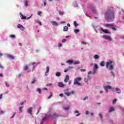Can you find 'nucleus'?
Wrapping results in <instances>:
<instances>
[{
  "label": "nucleus",
  "instance_id": "59",
  "mask_svg": "<svg viewBox=\"0 0 124 124\" xmlns=\"http://www.w3.org/2000/svg\"><path fill=\"white\" fill-rule=\"evenodd\" d=\"M86 99H88V96H86L84 98H83V100H86Z\"/></svg>",
  "mask_w": 124,
  "mask_h": 124
},
{
  "label": "nucleus",
  "instance_id": "4",
  "mask_svg": "<svg viewBox=\"0 0 124 124\" xmlns=\"http://www.w3.org/2000/svg\"><path fill=\"white\" fill-rule=\"evenodd\" d=\"M113 63V62L109 61V69L112 70V69H114V64Z\"/></svg>",
  "mask_w": 124,
  "mask_h": 124
},
{
  "label": "nucleus",
  "instance_id": "43",
  "mask_svg": "<svg viewBox=\"0 0 124 124\" xmlns=\"http://www.w3.org/2000/svg\"><path fill=\"white\" fill-rule=\"evenodd\" d=\"M81 44L83 45H87L88 44V43H86L85 42H81Z\"/></svg>",
  "mask_w": 124,
  "mask_h": 124
},
{
  "label": "nucleus",
  "instance_id": "38",
  "mask_svg": "<svg viewBox=\"0 0 124 124\" xmlns=\"http://www.w3.org/2000/svg\"><path fill=\"white\" fill-rule=\"evenodd\" d=\"M64 110H69V107H66L63 108Z\"/></svg>",
  "mask_w": 124,
  "mask_h": 124
},
{
  "label": "nucleus",
  "instance_id": "6",
  "mask_svg": "<svg viewBox=\"0 0 124 124\" xmlns=\"http://www.w3.org/2000/svg\"><path fill=\"white\" fill-rule=\"evenodd\" d=\"M64 94H66L67 96H69L70 94H74V91H71L70 92H65Z\"/></svg>",
  "mask_w": 124,
  "mask_h": 124
},
{
  "label": "nucleus",
  "instance_id": "22",
  "mask_svg": "<svg viewBox=\"0 0 124 124\" xmlns=\"http://www.w3.org/2000/svg\"><path fill=\"white\" fill-rule=\"evenodd\" d=\"M103 38L104 39H107V40H109V36L103 35Z\"/></svg>",
  "mask_w": 124,
  "mask_h": 124
},
{
  "label": "nucleus",
  "instance_id": "1",
  "mask_svg": "<svg viewBox=\"0 0 124 124\" xmlns=\"http://www.w3.org/2000/svg\"><path fill=\"white\" fill-rule=\"evenodd\" d=\"M82 80V78L79 77H77L75 79L74 82V85H77L78 86H81V83L79 82V81Z\"/></svg>",
  "mask_w": 124,
  "mask_h": 124
},
{
  "label": "nucleus",
  "instance_id": "39",
  "mask_svg": "<svg viewBox=\"0 0 124 124\" xmlns=\"http://www.w3.org/2000/svg\"><path fill=\"white\" fill-rule=\"evenodd\" d=\"M23 108H24V107H20L19 108V110L20 111V112H22V110L23 109Z\"/></svg>",
  "mask_w": 124,
  "mask_h": 124
},
{
  "label": "nucleus",
  "instance_id": "63",
  "mask_svg": "<svg viewBox=\"0 0 124 124\" xmlns=\"http://www.w3.org/2000/svg\"><path fill=\"white\" fill-rule=\"evenodd\" d=\"M89 111H87L86 112V115H89Z\"/></svg>",
  "mask_w": 124,
  "mask_h": 124
},
{
  "label": "nucleus",
  "instance_id": "48",
  "mask_svg": "<svg viewBox=\"0 0 124 124\" xmlns=\"http://www.w3.org/2000/svg\"><path fill=\"white\" fill-rule=\"evenodd\" d=\"M80 71H81V72H85V71H86V69H80Z\"/></svg>",
  "mask_w": 124,
  "mask_h": 124
},
{
  "label": "nucleus",
  "instance_id": "8",
  "mask_svg": "<svg viewBox=\"0 0 124 124\" xmlns=\"http://www.w3.org/2000/svg\"><path fill=\"white\" fill-rule=\"evenodd\" d=\"M91 80V77L89 76H88L86 78H84V81L85 83H87L88 84V81H90Z\"/></svg>",
  "mask_w": 124,
  "mask_h": 124
},
{
  "label": "nucleus",
  "instance_id": "64",
  "mask_svg": "<svg viewBox=\"0 0 124 124\" xmlns=\"http://www.w3.org/2000/svg\"><path fill=\"white\" fill-rule=\"evenodd\" d=\"M122 39H124V35L121 37Z\"/></svg>",
  "mask_w": 124,
  "mask_h": 124
},
{
  "label": "nucleus",
  "instance_id": "9",
  "mask_svg": "<svg viewBox=\"0 0 124 124\" xmlns=\"http://www.w3.org/2000/svg\"><path fill=\"white\" fill-rule=\"evenodd\" d=\"M58 87L60 88H64V84L62 82H60L58 83Z\"/></svg>",
  "mask_w": 124,
  "mask_h": 124
},
{
  "label": "nucleus",
  "instance_id": "27",
  "mask_svg": "<svg viewBox=\"0 0 124 124\" xmlns=\"http://www.w3.org/2000/svg\"><path fill=\"white\" fill-rule=\"evenodd\" d=\"M68 31V27L67 26H65L63 28V31Z\"/></svg>",
  "mask_w": 124,
  "mask_h": 124
},
{
  "label": "nucleus",
  "instance_id": "29",
  "mask_svg": "<svg viewBox=\"0 0 124 124\" xmlns=\"http://www.w3.org/2000/svg\"><path fill=\"white\" fill-rule=\"evenodd\" d=\"M36 82V79H35V78H33V80L31 81V83L32 84H34Z\"/></svg>",
  "mask_w": 124,
  "mask_h": 124
},
{
  "label": "nucleus",
  "instance_id": "45",
  "mask_svg": "<svg viewBox=\"0 0 124 124\" xmlns=\"http://www.w3.org/2000/svg\"><path fill=\"white\" fill-rule=\"evenodd\" d=\"M110 29L111 30H112V31H117V29H116L115 27H111Z\"/></svg>",
  "mask_w": 124,
  "mask_h": 124
},
{
  "label": "nucleus",
  "instance_id": "46",
  "mask_svg": "<svg viewBox=\"0 0 124 124\" xmlns=\"http://www.w3.org/2000/svg\"><path fill=\"white\" fill-rule=\"evenodd\" d=\"M106 66L107 68H108V67L109 66V62H107Z\"/></svg>",
  "mask_w": 124,
  "mask_h": 124
},
{
  "label": "nucleus",
  "instance_id": "17",
  "mask_svg": "<svg viewBox=\"0 0 124 124\" xmlns=\"http://www.w3.org/2000/svg\"><path fill=\"white\" fill-rule=\"evenodd\" d=\"M47 119V116H45L43 119L42 120V121H41L40 124H43V122H44V121H45V120Z\"/></svg>",
  "mask_w": 124,
  "mask_h": 124
},
{
  "label": "nucleus",
  "instance_id": "35",
  "mask_svg": "<svg viewBox=\"0 0 124 124\" xmlns=\"http://www.w3.org/2000/svg\"><path fill=\"white\" fill-rule=\"evenodd\" d=\"M9 37H11V38H15V37H16V36L15 35H10L9 36Z\"/></svg>",
  "mask_w": 124,
  "mask_h": 124
},
{
  "label": "nucleus",
  "instance_id": "28",
  "mask_svg": "<svg viewBox=\"0 0 124 124\" xmlns=\"http://www.w3.org/2000/svg\"><path fill=\"white\" fill-rule=\"evenodd\" d=\"M66 62L67 63H69L70 64H71V63H73V61L71 60H67V61H66Z\"/></svg>",
  "mask_w": 124,
  "mask_h": 124
},
{
  "label": "nucleus",
  "instance_id": "34",
  "mask_svg": "<svg viewBox=\"0 0 124 124\" xmlns=\"http://www.w3.org/2000/svg\"><path fill=\"white\" fill-rule=\"evenodd\" d=\"M37 92L39 93H41V89H40V88H37Z\"/></svg>",
  "mask_w": 124,
  "mask_h": 124
},
{
  "label": "nucleus",
  "instance_id": "49",
  "mask_svg": "<svg viewBox=\"0 0 124 124\" xmlns=\"http://www.w3.org/2000/svg\"><path fill=\"white\" fill-rule=\"evenodd\" d=\"M110 73L112 77H115V74L113 72H110Z\"/></svg>",
  "mask_w": 124,
  "mask_h": 124
},
{
  "label": "nucleus",
  "instance_id": "20",
  "mask_svg": "<svg viewBox=\"0 0 124 124\" xmlns=\"http://www.w3.org/2000/svg\"><path fill=\"white\" fill-rule=\"evenodd\" d=\"M104 88L105 90V91L106 92V93H108V90L109 89V86H104Z\"/></svg>",
  "mask_w": 124,
  "mask_h": 124
},
{
  "label": "nucleus",
  "instance_id": "30",
  "mask_svg": "<svg viewBox=\"0 0 124 124\" xmlns=\"http://www.w3.org/2000/svg\"><path fill=\"white\" fill-rule=\"evenodd\" d=\"M75 113L76 114H78L76 115V117H78V116H80V115L81 114L80 113H79V111H78V110H76V111H75Z\"/></svg>",
  "mask_w": 124,
  "mask_h": 124
},
{
  "label": "nucleus",
  "instance_id": "62",
  "mask_svg": "<svg viewBox=\"0 0 124 124\" xmlns=\"http://www.w3.org/2000/svg\"><path fill=\"white\" fill-rule=\"evenodd\" d=\"M62 95H63V93H60V94H59V96H62Z\"/></svg>",
  "mask_w": 124,
  "mask_h": 124
},
{
  "label": "nucleus",
  "instance_id": "56",
  "mask_svg": "<svg viewBox=\"0 0 124 124\" xmlns=\"http://www.w3.org/2000/svg\"><path fill=\"white\" fill-rule=\"evenodd\" d=\"M41 12H40V11H39L38 13H37V15H40V14H41Z\"/></svg>",
  "mask_w": 124,
  "mask_h": 124
},
{
  "label": "nucleus",
  "instance_id": "26",
  "mask_svg": "<svg viewBox=\"0 0 124 124\" xmlns=\"http://www.w3.org/2000/svg\"><path fill=\"white\" fill-rule=\"evenodd\" d=\"M100 65L101 66H105V63L104 62V61H102L100 62Z\"/></svg>",
  "mask_w": 124,
  "mask_h": 124
},
{
  "label": "nucleus",
  "instance_id": "13",
  "mask_svg": "<svg viewBox=\"0 0 124 124\" xmlns=\"http://www.w3.org/2000/svg\"><path fill=\"white\" fill-rule=\"evenodd\" d=\"M31 112H32V108H30L28 110H27V112H28L29 114H30V115H32V113H31Z\"/></svg>",
  "mask_w": 124,
  "mask_h": 124
},
{
  "label": "nucleus",
  "instance_id": "2",
  "mask_svg": "<svg viewBox=\"0 0 124 124\" xmlns=\"http://www.w3.org/2000/svg\"><path fill=\"white\" fill-rule=\"evenodd\" d=\"M113 19H115V13L113 11H109V19L113 20Z\"/></svg>",
  "mask_w": 124,
  "mask_h": 124
},
{
  "label": "nucleus",
  "instance_id": "50",
  "mask_svg": "<svg viewBox=\"0 0 124 124\" xmlns=\"http://www.w3.org/2000/svg\"><path fill=\"white\" fill-rule=\"evenodd\" d=\"M36 23H37L38 24H39V25H40V26H42V23H41V22H40V21H36Z\"/></svg>",
  "mask_w": 124,
  "mask_h": 124
},
{
  "label": "nucleus",
  "instance_id": "11",
  "mask_svg": "<svg viewBox=\"0 0 124 124\" xmlns=\"http://www.w3.org/2000/svg\"><path fill=\"white\" fill-rule=\"evenodd\" d=\"M46 71L45 72V75H46V76H47V75H48V74H49V71L50 70V69L49 68V66H47L46 67Z\"/></svg>",
  "mask_w": 124,
  "mask_h": 124
},
{
  "label": "nucleus",
  "instance_id": "3",
  "mask_svg": "<svg viewBox=\"0 0 124 124\" xmlns=\"http://www.w3.org/2000/svg\"><path fill=\"white\" fill-rule=\"evenodd\" d=\"M109 90H111L112 92L116 91L117 93H121V89H118V88H112L111 86H109Z\"/></svg>",
  "mask_w": 124,
  "mask_h": 124
},
{
  "label": "nucleus",
  "instance_id": "25",
  "mask_svg": "<svg viewBox=\"0 0 124 124\" xmlns=\"http://www.w3.org/2000/svg\"><path fill=\"white\" fill-rule=\"evenodd\" d=\"M8 58L10 59V60H14L15 59L14 56L12 55H8Z\"/></svg>",
  "mask_w": 124,
  "mask_h": 124
},
{
  "label": "nucleus",
  "instance_id": "10",
  "mask_svg": "<svg viewBox=\"0 0 124 124\" xmlns=\"http://www.w3.org/2000/svg\"><path fill=\"white\" fill-rule=\"evenodd\" d=\"M68 81H69V76L66 75L65 78L64 80V82L65 83H67V82H68Z\"/></svg>",
  "mask_w": 124,
  "mask_h": 124
},
{
  "label": "nucleus",
  "instance_id": "40",
  "mask_svg": "<svg viewBox=\"0 0 124 124\" xmlns=\"http://www.w3.org/2000/svg\"><path fill=\"white\" fill-rule=\"evenodd\" d=\"M99 117L100 118L101 121H102V114L101 113H99Z\"/></svg>",
  "mask_w": 124,
  "mask_h": 124
},
{
  "label": "nucleus",
  "instance_id": "21",
  "mask_svg": "<svg viewBox=\"0 0 124 124\" xmlns=\"http://www.w3.org/2000/svg\"><path fill=\"white\" fill-rule=\"evenodd\" d=\"M28 69H29V66L28 65H25L23 66V70H28Z\"/></svg>",
  "mask_w": 124,
  "mask_h": 124
},
{
  "label": "nucleus",
  "instance_id": "37",
  "mask_svg": "<svg viewBox=\"0 0 124 124\" xmlns=\"http://www.w3.org/2000/svg\"><path fill=\"white\" fill-rule=\"evenodd\" d=\"M117 102V99H114L112 101V104H115Z\"/></svg>",
  "mask_w": 124,
  "mask_h": 124
},
{
  "label": "nucleus",
  "instance_id": "44",
  "mask_svg": "<svg viewBox=\"0 0 124 124\" xmlns=\"http://www.w3.org/2000/svg\"><path fill=\"white\" fill-rule=\"evenodd\" d=\"M25 5L26 6H28V0H26L25 1Z\"/></svg>",
  "mask_w": 124,
  "mask_h": 124
},
{
  "label": "nucleus",
  "instance_id": "41",
  "mask_svg": "<svg viewBox=\"0 0 124 124\" xmlns=\"http://www.w3.org/2000/svg\"><path fill=\"white\" fill-rule=\"evenodd\" d=\"M40 110H41V107H39L38 110L37 112L36 113V115H37L38 114V113H39V112H40Z\"/></svg>",
  "mask_w": 124,
  "mask_h": 124
},
{
  "label": "nucleus",
  "instance_id": "19",
  "mask_svg": "<svg viewBox=\"0 0 124 124\" xmlns=\"http://www.w3.org/2000/svg\"><path fill=\"white\" fill-rule=\"evenodd\" d=\"M93 59L94 60H98V59H99V56H98L97 54H95L93 56Z\"/></svg>",
  "mask_w": 124,
  "mask_h": 124
},
{
  "label": "nucleus",
  "instance_id": "18",
  "mask_svg": "<svg viewBox=\"0 0 124 124\" xmlns=\"http://www.w3.org/2000/svg\"><path fill=\"white\" fill-rule=\"evenodd\" d=\"M115 111V108L114 107H111L109 108V112L110 113V112H114Z\"/></svg>",
  "mask_w": 124,
  "mask_h": 124
},
{
  "label": "nucleus",
  "instance_id": "33",
  "mask_svg": "<svg viewBox=\"0 0 124 124\" xmlns=\"http://www.w3.org/2000/svg\"><path fill=\"white\" fill-rule=\"evenodd\" d=\"M74 26H75V28H77L78 26V24H77L76 21L74 22Z\"/></svg>",
  "mask_w": 124,
  "mask_h": 124
},
{
  "label": "nucleus",
  "instance_id": "24",
  "mask_svg": "<svg viewBox=\"0 0 124 124\" xmlns=\"http://www.w3.org/2000/svg\"><path fill=\"white\" fill-rule=\"evenodd\" d=\"M55 75L57 77H60V76L62 75V73L61 72H57Z\"/></svg>",
  "mask_w": 124,
  "mask_h": 124
},
{
  "label": "nucleus",
  "instance_id": "31",
  "mask_svg": "<svg viewBox=\"0 0 124 124\" xmlns=\"http://www.w3.org/2000/svg\"><path fill=\"white\" fill-rule=\"evenodd\" d=\"M59 14L61 16H62V15H64V13L63 12L59 11Z\"/></svg>",
  "mask_w": 124,
  "mask_h": 124
},
{
  "label": "nucleus",
  "instance_id": "36",
  "mask_svg": "<svg viewBox=\"0 0 124 124\" xmlns=\"http://www.w3.org/2000/svg\"><path fill=\"white\" fill-rule=\"evenodd\" d=\"M79 31H80V30H79L78 29L74 30V32H75L76 33H77V32H79Z\"/></svg>",
  "mask_w": 124,
  "mask_h": 124
},
{
  "label": "nucleus",
  "instance_id": "32",
  "mask_svg": "<svg viewBox=\"0 0 124 124\" xmlns=\"http://www.w3.org/2000/svg\"><path fill=\"white\" fill-rule=\"evenodd\" d=\"M50 94L48 97L47 99H50L51 98V97L53 96V93H52V92H50Z\"/></svg>",
  "mask_w": 124,
  "mask_h": 124
},
{
  "label": "nucleus",
  "instance_id": "57",
  "mask_svg": "<svg viewBox=\"0 0 124 124\" xmlns=\"http://www.w3.org/2000/svg\"><path fill=\"white\" fill-rule=\"evenodd\" d=\"M65 41H66V39H63L62 40V42H63V43H64V42H65Z\"/></svg>",
  "mask_w": 124,
  "mask_h": 124
},
{
  "label": "nucleus",
  "instance_id": "23",
  "mask_svg": "<svg viewBox=\"0 0 124 124\" xmlns=\"http://www.w3.org/2000/svg\"><path fill=\"white\" fill-rule=\"evenodd\" d=\"M51 23L53 26H58V23L56 21H52Z\"/></svg>",
  "mask_w": 124,
  "mask_h": 124
},
{
  "label": "nucleus",
  "instance_id": "53",
  "mask_svg": "<svg viewBox=\"0 0 124 124\" xmlns=\"http://www.w3.org/2000/svg\"><path fill=\"white\" fill-rule=\"evenodd\" d=\"M15 115H16V112H15L13 114V115L11 117V119H13V118H14V116H15Z\"/></svg>",
  "mask_w": 124,
  "mask_h": 124
},
{
  "label": "nucleus",
  "instance_id": "58",
  "mask_svg": "<svg viewBox=\"0 0 124 124\" xmlns=\"http://www.w3.org/2000/svg\"><path fill=\"white\" fill-rule=\"evenodd\" d=\"M46 86H52V84L51 83H48V84H46Z\"/></svg>",
  "mask_w": 124,
  "mask_h": 124
},
{
  "label": "nucleus",
  "instance_id": "12",
  "mask_svg": "<svg viewBox=\"0 0 124 124\" xmlns=\"http://www.w3.org/2000/svg\"><path fill=\"white\" fill-rule=\"evenodd\" d=\"M97 68H98V65L96 64H94V67L93 68V73H95V69H97Z\"/></svg>",
  "mask_w": 124,
  "mask_h": 124
},
{
  "label": "nucleus",
  "instance_id": "15",
  "mask_svg": "<svg viewBox=\"0 0 124 124\" xmlns=\"http://www.w3.org/2000/svg\"><path fill=\"white\" fill-rule=\"evenodd\" d=\"M59 115L58 114H57V113H53V115H52V118L53 119H56V118L59 117Z\"/></svg>",
  "mask_w": 124,
  "mask_h": 124
},
{
  "label": "nucleus",
  "instance_id": "55",
  "mask_svg": "<svg viewBox=\"0 0 124 124\" xmlns=\"http://www.w3.org/2000/svg\"><path fill=\"white\" fill-rule=\"evenodd\" d=\"M0 68H1V69H3V66L2 65H1V64H0Z\"/></svg>",
  "mask_w": 124,
  "mask_h": 124
},
{
  "label": "nucleus",
  "instance_id": "52",
  "mask_svg": "<svg viewBox=\"0 0 124 124\" xmlns=\"http://www.w3.org/2000/svg\"><path fill=\"white\" fill-rule=\"evenodd\" d=\"M58 46L59 47H62V44H61V43H59L58 44Z\"/></svg>",
  "mask_w": 124,
  "mask_h": 124
},
{
  "label": "nucleus",
  "instance_id": "47",
  "mask_svg": "<svg viewBox=\"0 0 124 124\" xmlns=\"http://www.w3.org/2000/svg\"><path fill=\"white\" fill-rule=\"evenodd\" d=\"M5 85H6V87H7V88H9V84H8V83H7V82H6V81H5Z\"/></svg>",
  "mask_w": 124,
  "mask_h": 124
},
{
  "label": "nucleus",
  "instance_id": "5",
  "mask_svg": "<svg viewBox=\"0 0 124 124\" xmlns=\"http://www.w3.org/2000/svg\"><path fill=\"white\" fill-rule=\"evenodd\" d=\"M31 16H32V14H31L30 16L27 18V17L26 16L22 15L21 16V19H22L23 20H24V19L30 20V19H31Z\"/></svg>",
  "mask_w": 124,
  "mask_h": 124
},
{
  "label": "nucleus",
  "instance_id": "42",
  "mask_svg": "<svg viewBox=\"0 0 124 124\" xmlns=\"http://www.w3.org/2000/svg\"><path fill=\"white\" fill-rule=\"evenodd\" d=\"M94 10H95V7H93L91 8V11H92V12H93V11H94Z\"/></svg>",
  "mask_w": 124,
  "mask_h": 124
},
{
  "label": "nucleus",
  "instance_id": "16",
  "mask_svg": "<svg viewBox=\"0 0 124 124\" xmlns=\"http://www.w3.org/2000/svg\"><path fill=\"white\" fill-rule=\"evenodd\" d=\"M100 30L102 31L105 32V33H109V31H108L107 29L103 30V29H101Z\"/></svg>",
  "mask_w": 124,
  "mask_h": 124
},
{
  "label": "nucleus",
  "instance_id": "54",
  "mask_svg": "<svg viewBox=\"0 0 124 124\" xmlns=\"http://www.w3.org/2000/svg\"><path fill=\"white\" fill-rule=\"evenodd\" d=\"M78 63H79V62H76L74 63V64H78Z\"/></svg>",
  "mask_w": 124,
  "mask_h": 124
},
{
  "label": "nucleus",
  "instance_id": "51",
  "mask_svg": "<svg viewBox=\"0 0 124 124\" xmlns=\"http://www.w3.org/2000/svg\"><path fill=\"white\" fill-rule=\"evenodd\" d=\"M47 3H46V0H45L44 1V6H46Z\"/></svg>",
  "mask_w": 124,
  "mask_h": 124
},
{
  "label": "nucleus",
  "instance_id": "61",
  "mask_svg": "<svg viewBox=\"0 0 124 124\" xmlns=\"http://www.w3.org/2000/svg\"><path fill=\"white\" fill-rule=\"evenodd\" d=\"M2 98V94H0V99Z\"/></svg>",
  "mask_w": 124,
  "mask_h": 124
},
{
  "label": "nucleus",
  "instance_id": "60",
  "mask_svg": "<svg viewBox=\"0 0 124 124\" xmlns=\"http://www.w3.org/2000/svg\"><path fill=\"white\" fill-rule=\"evenodd\" d=\"M35 69V66H33V69L32 70V71H33Z\"/></svg>",
  "mask_w": 124,
  "mask_h": 124
},
{
  "label": "nucleus",
  "instance_id": "14",
  "mask_svg": "<svg viewBox=\"0 0 124 124\" xmlns=\"http://www.w3.org/2000/svg\"><path fill=\"white\" fill-rule=\"evenodd\" d=\"M105 15V18L106 20H108V19H109V12H106Z\"/></svg>",
  "mask_w": 124,
  "mask_h": 124
},
{
  "label": "nucleus",
  "instance_id": "7",
  "mask_svg": "<svg viewBox=\"0 0 124 124\" xmlns=\"http://www.w3.org/2000/svg\"><path fill=\"white\" fill-rule=\"evenodd\" d=\"M17 28L18 29H20L21 30V31H24L25 30V28L23 26H22V25L21 24H18L17 26Z\"/></svg>",
  "mask_w": 124,
  "mask_h": 124
}]
</instances>
